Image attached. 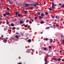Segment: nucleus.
<instances>
[{
  "mask_svg": "<svg viewBox=\"0 0 64 64\" xmlns=\"http://www.w3.org/2000/svg\"><path fill=\"white\" fill-rule=\"evenodd\" d=\"M7 40H8V38H6L4 39L3 40L4 42L6 43L7 42Z\"/></svg>",
  "mask_w": 64,
  "mask_h": 64,
  "instance_id": "nucleus-1",
  "label": "nucleus"
},
{
  "mask_svg": "<svg viewBox=\"0 0 64 64\" xmlns=\"http://www.w3.org/2000/svg\"><path fill=\"white\" fill-rule=\"evenodd\" d=\"M54 3L52 2V6L51 7L52 8H54Z\"/></svg>",
  "mask_w": 64,
  "mask_h": 64,
  "instance_id": "nucleus-2",
  "label": "nucleus"
},
{
  "mask_svg": "<svg viewBox=\"0 0 64 64\" xmlns=\"http://www.w3.org/2000/svg\"><path fill=\"white\" fill-rule=\"evenodd\" d=\"M40 13H41V12H37V14L38 15H40Z\"/></svg>",
  "mask_w": 64,
  "mask_h": 64,
  "instance_id": "nucleus-3",
  "label": "nucleus"
},
{
  "mask_svg": "<svg viewBox=\"0 0 64 64\" xmlns=\"http://www.w3.org/2000/svg\"><path fill=\"white\" fill-rule=\"evenodd\" d=\"M15 37L17 39H18L19 38V37H18V35H16L15 36Z\"/></svg>",
  "mask_w": 64,
  "mask_h": 64,
  "instance_id": "nucleus-4",
  "label": "nucleus"
},
{
  "mask_svg": "<svg viewBox=\"0 0 64 64\" xmlns=\"http://www.w3.org/2000/svg\"><path fill=\"white\" fill-rule=\"evenodd\" d=\"M44 13H42L41 15V16H44Z\"/></svg>",
  "mask_w": 64,
  "mask_h": 64,
  "instance_id": "nucleus-5",
  "label": "nucleus"
},
{
  "mask_svg": "<svg viewBox=\"0 0 64 64\" xmlns=\"http://www.w3.org/2000/svg\"><path fill=\"white\" fill-rule=\"evenodd\" d=\"M15 13H16V15L17 16L18 14V12H15Z\"/></svg>",
  "mask_w": 64,
  "mask_h": 64,
  "instance_id": "nucleus-6",
  "label": "nucleus"
},
{
  "mask_svg": "<svg viewBox=\"0 0 64 64\" xmlns=\"http://www.w3.org/2000/svg\"><path fill=\"white\" fill-rule=\"evenodd\" d=\"M61 60V58H58V61H60Z\"/></svg>",
  "mask_w": 64,
  "mask_h": 64,
  "instance_id": "nucleus-7",
  "label": "nucleus"
},
{
  "mask_svg": "<svg viewBox=\"0 0 64 64\" xmlns=\"http://www.w3.org/2000/svg\"><path fill=\"white\" fill-rule=\"evenodd\" d=\"M20 24H23V23H24L23 22H22V21H21L20 20Z\"/></svg>",
  "mask_w": 64,
  "mask_h": 64,
  "instance_id": "nucleus-8",
  "label": "nucleus"
},
{
  "mask_svg": "<svg viewBox=\"0 0 64 64\" xmlns=\"http://www.w3.org/2000/svg\"><path fill=\"white\" fill-rule=\"evenodd\" d=\"M10 25H11V26H12V27L14 26V24H13V23L11 24H10Z\"/></svg>",
  "mask_w": 64,
  "mask_h": 64,
  "instance_id": "nucleus-9",
  "label": "nucleus"
},
{
  "mask_svg": "<svg viewBox=\"0 0 64 64\" xmlns=\"http://www.w3.org/2000/svg\"><path fill=\"white\" fill-rule=\"evenodd\" d=\"M6 14L7 15H8V16H9V15H10V13H9V12H8V13L7 14Z\"/></svg>",
  "mask_w": 64,
  "mask_h": 64,
  "instance_id": "nucleus-10",
  "label": "nucleus"
},
{
  "mask_svg": "<svg viewBox=\"0 0 64 64\" xmlns=\"http://www.w3.org/2000/svg\"><path fill=\"white\" fill-rule=\"evenodd\" d=\"M54 60H56V61H58V60L56 58H54Z\"/></svg>",
  "mask_w": 64,
  "mask_h": 64,
  "instance_id": "nucleus-11",
  "label": "nucleus"
},
{
  "mask_svg": "<svg viewBox=\"0 0 64 64\" xmlns=\"http://www.w3.org/2000/svg\"><path fill=\"white\" fill-rule=\"evenodd\" d=\"M53 41V40L52 39H50V43H52Z\"/></svg>",
  "mask_w": 64,
  "mask_h": 64,
  "instance_id": "nucleus-12",
  "label": "nucleus"
},
{
  "mask_svg": "<svg viewBox=\"0 0 64 64\" xmlns=\"http://www.w3.org/2000/svg\"><path fill=\"white\" fill-rule=\"evenodd\" d=\"M43 16H39L38 18H43Z\"/></svg>",
  "mask_w": 64,
  "mask_h": 64,
  "instance_id": "nucleus-13",
  "label": "nucleus"
},
{
  "mask_svg": "<svg viewBox=\"0 0 64 64\" xmlns=\"http://www.w3.org/2000/svg\"><path fill=\"white\" fill-rule=\"evenodd\" d=\"M47 61V59H46L44 58V61L45 62H46Z\"/></svg>",
  "mask_w": 64,
  "mask_h": 64,
  "instance_id": "nucleus-14",
  "label": "nucleus"
},
{
  "mask_svg": "<svg viewBox=\"0 0 64 64\" xmlns=\"http://www.w3.org/2000/svg\"><path fill=\"white\" fill-rule=\"evenodd\" d=\"M50 28V27H47L46 28V29H49Z\"/></svg>",
  "mask_w": 64,
  "mask_h": 64,
  "instance_id": "nucleus-15",
  "label": "nucleus"
},
{
  "mask_svg": "<svg viewBox=\"0 0 64 64\" xmlns=\"http://www.w3.org/2000/svg\"><path fill=\"white\" fill-rule=\"evenodd\" d=\"M28 41L29 42H31V40L29 39L28 40Z\"/></svg>",
  "mask_w": 64,
  "mask_h": 64,
  "instance_id": "nucleus-16",
  "label": "nucleus"
},
{
  "mask_svg": "<svg viewBox=\"0 0 64 64\" xmlns=\"http://www.w3.org/2000/svg\"><path fill=\"white\" fill-rule=\"evenodd\" d=\"M6 8H7V10H8L10 11V9H9V8H8V7H7Z\"/></svg>",
  "mask_w": 64,
  "mask_h": 64,
  "instance_id": "nucleus-17",
  "label": "nucleus"
},
{
  "mask_svg": "<svg viewBox=\"0 0 64 64\" xmlns=\"http://www.w3.org/2000/svg\"><path fill=\"white\" fill-rule=\"evenodd\" d=\"M48 9H49V10H50V11H51V10H52V8H48Z\"/></svg>",
  "mask_w": 64,
  "mask_h": 64,
  "instance_id": "nucleus-18",
  "label": "nucleus"
},
{
  "mask_svg": "<svg viewBox=\"0 0 64 64\" xmlns=\"http://www.w3.org/2000/svg\"><path fill=\"white\" fill-rule=\"evenodd\" d=\"M45 13L46 15H47L48 14V12H45Z\"/></svg>",
  "mask_w": 64,
  "mask_h": 64,
  "instance_id": "nucleus-19",
  "label": "nucleus"
},
{
  "mask_svg": "<svg viewBox=\"0 0 64 64\" xmlns=\"http://www.w3.org/2000/svg\"><path fill=\"white\" fill-rule=\"evenodd\" d=\"M24 5H26V6H28V5H29V4H25Z\"/></svg>",
  "mask_w": 64,
  "mask_h": 64,
  "instance_id": "nucleus-20",
  "label": "nucleus"
},
{
  "mask_svg": "<svg viewBox=\"0 0 64 64\" xmlns=\"http://www.w3.org/2000/svg\"><path fill=\"white\" fill-rule=\"evenodd\" d=\"M8 1L9 2L10 4H12V2H10V0H8Z\"/></svg>",
  "mask_w": 64,
  "mask_h": 64,
  "instance_id": "nucleus-21",
  "label": "nucleus"
},
{
  "mask_svg": "<svg viewBox=\"0 0 64 64\" xmlns=\"http://www.w3.org/2000/svg\"><path fill=\"white\" fill-rule=\"evenodd\" d=\"M3 16L4 17H5V16H6V14H4L3 15Z\"/></svg>",
  "mask_w": 64,
  "mask_h": 64,
  "instance_id": "nucleus-22",
  "label": "nucleus"
},
{
  "mask_svg": "<svg viewBox=\"0 0 64 64\" xmlns=\"http://www.w3.org/2000/svg\"><path fill=\"white\" fill-rule=\"evenodd\" d=\"M40 24H42L43 23H44V22H40Z\"/></svg>",
  "mask_w": 64,
  "mask_h": 64,
  "instance_id": "nucleus-23",
  "label": "nucleus"
},
{
  "mask_svg": "<svg viewBox=\"0 0 64 64\" xmlns=\"http://www.w3.org/2000/svg\"><path fill=\"white\" fill-rule=\"evenodd\" d=\"M18 17H20V16H21V15H20V14H18Z\"/></svg>",
  "mask_w": 64,
  "mask_h": 64,
  "instance_id": "nucleus-24",
  "label": "nucleus"
},
{
  "mask_svg": "<svg viewBox=\"0 0 64 64\" xmlns=\"http://www.w3.org/2000/svg\"><path fill=\"white\" fill-rule=\"evenodd\" d=\"M49 48L50 49H52V48L51 47V46H49Z\"/></svg>",
  "mask_w": 64,
  "mask_h": 64,
  "instance_id": "nucleus-25",
  "label": "nucleus"
},
{
  "mask_svg": "<svg viewBox=\"0 0 64 64\" xmlns=\"http://www.w3.org/2000/svg\"><path fill=\"white\" fill-rule=\"evenodd\" d=\"M31 50H32V52H34V50L32 49Z\"/></svg>",
  "mask_w": 64,
  "mask_h": 64,
  "instance_id": "nucleus-26",
  "label": "nucleus"
},
{
  "mask_svg": "<svg viewBox=\"0 0 64 64\" xmlns=\"http://www.w3.org/2000/svg\"><path fill=\"white\" fill-rule=\"evenodd\" d=\"M46 49H47V48H44V50H46Z\"/></svg>",
  "mask_w": 64,
  "mask_h": 64,
  "instance_id": "nucleus-27",
  "label": "nucleus"
},
{
  "mask_svg": "<svg viewBox=\"0 0 64 64\" xmlns=\"http://www.w3.org/2000/svg\"><path fill=\"white\" fill-rule=\"evenodd\" d=\"M44 64H48V62H45Z\"/></svg>",
  "mask_w": 64,
  "mask_h": 64,
  "instance_id": "nucleus-28",
  "label": "nucleus"
},
{
  "mask_svg": "<svg viewBox=\"0 0 64 64\" xmlns=\"http://www.w3.org/2000/svg\"><path fill=\"white\" fill-rule=\"evenodd\" d=\"M12 29L13 30H15V28H12Z\"/></svg>",
  "mask_w": 64,
  "mask_h": 64,
  "instance_id": "nucleus-29",
  "label": "nucleus"
},
{
  "mask_svg": "<svg viewBox=\"0 0 64 64\" xmlns=\"http://www.w3.org/2000/svg\"><path fill=\"white\" fill-rule=\"evenodd\" d=\"M62 7H63V8H64V5L62 4Z\"/></svg>",
  "mask_w": 64,
  "mask_h": 64,
  "instance_id": "nucleus-30",
  "label": "nucleus"
},
{
  "mask_svg": "<svg viewBox=\"0 0 64 64\" xmlns=\"http://www.w3.org/2000/svg\"><path fill=\"white\" fill-rule=\"evenodd\" d=\"M29 23L30 24H32V22L31 21H30Z\"/></svg>",
  "mask_w": 64,
  "mask_h": 64,
  "instance_id": "nucleus-31",
  "label": "nucleus"
},
{
  "mask_svg": "<svg viewBox=\"0 0 64 64\" xmlns=\"http://www.w3.org/2000/svg\"><path fill=\"white\" fill-rule=\"evenodd\" d=\"M48 40V39L47 38H46L45 39L46 41H47V40Z\"/></svg>",
  "mask_w": 64,
  "mask_h": 64,
  "instance_id": "nucleus-32",
  "label": "nucleus"
},
{
  "mask_svg": "<svg viewBox=\"0 0 64 64\" xmlns=\"http://www.w3.org/2000/svg\"><path fill=\"white\" fill-rule=\"evenodd\" d=\"M28 12H27V11H25L24 12V13H27Z\"/></svg>",
  "mask_w": 64,
  "mask_h": 64,
  "instance_id": "nucleus-33",
  "label": "nucleus"
},
{
  "mask_svg": "<svg viewBox=\"0 0 64 64\" xmlns=\"http://www.w3.org/2000/svg\"><path fill=\"white\" fill-rule=\"evenodd\" d=\"M18 64H22L21 62H19L18 63Z\"/></svg>",
  "mask_w": 64,
  "mask_h": 64,
  "instance_id": "nucleus-34",
  "label": "nucleus"
},
{
  "mask_svg": "<svg viewBox=\"0 0 64 64\" xmlns=\"http://www.w3.org/2000/svg\"><path fill=\"white\" fill-rule=\"evenodd\" d=\"M52 18H55V16H53L52 17Z\"/></svg>",
  "mask_w": 64,
  "mask_h": 64,
  "instance_id": "nucleus-35",
  "label": "nucleus"
},
{
  "mask_svg": "<svg viewBox=\"0 0 64 64\" xmlns=\"http://www.w3.org/2000/svg\"><path fill=\"white\" fill-rule=\"evenodd\" d=\"M16 34L18 35V34H19V33L18 32H16Z\"/></svg>",
  "mask_w": 64,
  "mask_h": 64,
  "instance_id": "nucleus-36",
  "label": "nucleus"
},
{
  "mask_svg": "<svg viewBox=\"0 0 64 64\" xmlns=\"http://www.w3.org/2000/svg\"><path fill=\"white\" fill-rule=\"evenodd\" d=\"M46 4V2H44V5H45Z\"/></svg>",
  "mask_w": 64,
  "mask_h": 64,
  "instance_id": "nucleus-37",
  "label": "nucleus"
},
{
  "mask_svg": "<svg viewBox=\"0 0 64 64\" xmlns=\"http://www.w3.org/2000/svg\"><path fill=\"white\" fill-rule=\"evenodd\" d=\"M59 6H61L62 5V4H59Z\"/></svg>",
  "mask_w": 64,
  "mask_h": 64,
  "instance_id": "nucleus-38",
  "label": "nucleus"
},
{
  "mask_svg": "<svg viewBox=\"0 0 64 64\" xmlns=\"http://www.w3.org/2000/svg\"><path fill=\"white\" fill-rule=\"evenodd\" d=\"M27 25H25L24 26V27H27Z\"/></svg>",
  "mask_w": 64,
  "mask_h": 64,
  "instance_id": "nucleus-39",
  "label": "nucleus"
},
{
  "mask_svg": "<svg viewBox=\"0 0 64 64\" xmlns=\"http://www.w3.org/2000/svg\"><path fill=\"white\" fill-rule=\"evenodd\" d=\"M36 5H40V4L38 3H36Z\"/></svg>",
  "mask_w": 64,
  "mask_h": 64,
  "instance_id": "nucleus-40",
  "label": "nucleus"
},
{
  "mask_svg": "<svg viewBox=\"0 0 64 64\" xmlns=\"http://www.w3.org/2000/svg\"><path fill=\"white\" fill-rule=\"evenodd\" d=\"M6 24L8 25V24H9V22H7L6 23Z\"/></svg>",
  "mask_w": 64,
  "mask_h": 64,
  "instance_id": "nucleus-41",
  "label": "nucleus"
},
{
  "mask_svg": "<svg viewBox=\"0 0 64 64\" xmlns=\"http://www.w3.org/2000/svg\"><path fill=\"white\" fill-rule=\"evenodd\" d=\"M31 20L32 21V22H34V20Z\"/></svg>",
  "mask_w": 64,
  "mask_h": 64,
  "instance_id": "nucleus-42",
  "label": "nucleus"
},
{
  "mask_svg": "<svg viewBox=\"0 0 64 64\" xmlns=\"http://www.w3.org/2000/svg\"><path fill=\"white\" fill-rule=\"evenodd\" d=\"M63 44L64 45V40H63Z\"/></svg>",
  "mask_w": 64,
  "mask_h": 64,
  "instance_id": "nucleus-43",
  "label": "nucleus"
},
{
  "mask_svg": "<svg viewBox=\"0 0 64 64\" xmlns=\"http://www.w3.org/2000/svg\"><path fill=\"white\" fill-rule=\"evenodd\" d=\"M55 18H58V16H55Z\"/></svg>",
  "mask_w": 64,
  "mask_h": 64,
  "instance_id": "nucleus-44",
  "label": "nucleus"
},
{
  "mask_svg": "<svg viewBox=\"0 0 64 64\" xmlns=\"http://www.w3.org/2000/svg\"><path fill=\"white\" fill-rule=\"evenodd\" d=\"M34 19H37V18L36 17H35L34 18Z\"/></svg>",
  "mask_w": 64,
  "mask_h": 64,
  "instance_id": "nucleus-45",
  "label": "nucleus"
},
{
  "mask_svg": "<svg viewBox=\"0 0 64 64\" xmlns=\"http://www.w3.org/2000/svg\"><path fill=\"white\" fill-rule=\"evenodd\" d=\"M62 62H64V59H63L62 60Z\"/></svg>",
  "mask_w": 64,
  "mask_h": 64,
  "instance_id": "nucleus-46",
  "label": "nucleus"
},
{
  "mask_svg": "<svg viewBox=\"0 0 64 64\" xmlns=\"http://www.w3.org/2000/svg\"><path fill=\"white\" fill-rule=\"evenodd\" d=\"M17 30H19V28H17Z\"/></svg>",
  "mask_w": 64,
  "mask_h": 64,
  "instance_id": "nucleus-47",
  "label": "nucleus"
},
{
  "mask_svg": "<svg viewBox=\"0 0 64 64\" xmlns=\"http://www.w3.org/2000/svg\"><path fill=\"white\" fill-rule=\"evenodd\" d=\"M28 26V29L30 28V26Z\"/></svg>",
  "mask_w": 64,
  "mask_h": 64,
  "instance_id": "nucleus-48",
  "label": "nucleus"
},
{
  "mask_svg": "<svg viewBox=\"0 0 64 64\" xmlns=\"http://www.w3.org/2000/svg\"><path fill=\"white\" fill-rule=\"evenodd\" d=\"M58 24H56V26H57V27H58Z\"/></svg>",
  "mask_w": 64,
  "mask_h": 64,
  "instance_id": "nucleus-49",
  "label": "nucleus"
},
{
  "mask_svg": "<svg viewBox=\"0 0 64 64\" xmlns=\"http://www.w3.org/2000/svg\"><path fill=\"white\" fill-rule=\"evenodd\" d=\"M61 36V37H63V36L62 35Z\"/></svg>",
  "mask_w": 64,
  "mask_h": 64,
  "instance_id": "nucleus-50",
  "label": "nucleus"
},
{
  "mask_svg": "<svg viewBox=\"0 0 64 64\" xmlns=\"http://www.w3.org/2000/svg\"><path fill=\"white\" fill-rule=\"evenodd\" d=\"M36 5H37L36 4H34V6H36Z\"/></svg>",
  "mask_w": 64,
  "mask_h": 64,
  "instance_id": "nucleus-51",
  "label": "nucleus"
},
{
  "mask_svg": "<svg viewBox=\"0 0 64 64\" xmlns=\"http://www.w3.org/2000/svg\"><path fill=\"white\" fill-rule=\"evenodd\" d=\"M61 52H62V51L61 50H60V53H61Z\"/></svg>",
  "mask_w": 64,
  "mask_h": 64,
  "instance_id": "nucleus-52",
  "label": "nucleus"
},
{
  "mask_svg": "<svg viewBox=\"0 0 64 64\" xmlns=\"http://www.w3.org/2000/svg\"><path fill=\"white\" fill-rule=\"evenodd\" d=\"M57 6V5H56V4H55L54 5V6Z\"/></svg>",
  "mask_w": 64,
  "mask_h": 64,
  "instance_id": "nucleus-53",
  "label": "nucleus"
},
{
  "mask_svg": "<svg viewBox=\"0 0 64 64\" xmlns=\"http://www.w3.org/2000/svg\"><path fill=\"white\" fill-rule=\"evenodd\" d=\"M26 22H28V20H26Z\"/></svg>",
  "mask_w": 64,
  "mask_h": 64,
  "instance_id": "nucleus-54",
  "label": "nucleus"
},
{
  "mask_svg": "<svg viewBox=\"0 0 64 64\" xmlns=\"http://www.w3.org/2000/svg\"><path fill=\"white\" fill-rule=\"evenodd\" d=\"M57 43H58V44H59V43H60V42H58Z\"/></svg>",
  "mask_w": 64,
  "mask_h": 64,
  "instance_id": "nucleus-55",
  "label": "nucleus"
},
{
  "mask_svg": "<svg viewBox=\"0 0 64 64\" xmlns=\"http://www.w3.org/2000/svg\"><path fill=\"white\" fill-rule=\"evenodd\" d=\"M1 37H3V36H1Z\"/></svg>",
  "mask_w": 64,
  "mask_h": 64,
  "instance_id": "nucleus-56",
  "label": "nucleus"
},
{
  "mask_svg": "<svg viewBox=\"0 0 64 64\" xmlns=\"http://www.w3.org/2000/svg\"><path fill=\"white\" fill-rule=\"evenodd\" d=\"M46 21H47V22H49V20H47Z\"/></svg>",
  "mask_w": 64,
  "mask_h": 64,
  "instance_id": "nucleus-57",
  "label": "nucleus"
},
{
  "mask_svg": "<svg viewBox=\"0 0 64 64\" xmlns=\"http://www.w3.org/2000/svg\"><path fill=\"white\" fill-rule=\"evenodd\" d=\"M40 33L41 34H43V32H41Z\"/></svg>",
  "mask_w": 64,
  "mask_h": 64,
  "instance_id": "nucleus-58",
  "label": "nucleus"
},
{
  "mask_svg": "<svg viewBox=\"0 0 64 64\" xmlns=\"http://www.w3.org/2000/svg\"><path fill=\"white\" fill-rule=\"evenodd\" d=\"M57 21V20H55V22H56Z\"/></svg>",
  "mask_w": 64,
  "mask_h": 64,
  "instance_id": "nucleus-59",
  "label": "nucleus"
},
{
  "mask_svg": "<svg viewBox=\"0 0 64 64\" xmlns=\"http://www.w3.org/2000/svg\"><path fill=\"white\" fill-rule=\"evenodd\" d=\"M1 17H2H2H3V16H1Z\"/></svg>",
  "mask_w": 64,
  "mask_h": 64,
  "instance_id": "nucleus-60",
  "label": "nucleus"
},
{
  "mask_svg": "<svg viewBox=\"0 0 64 64\" xmlns=\"http://www.w3.org/2000/svg\"><path fill=\"white\" fill-rule=\"evenodd\" d=\"M28 6H25V7H28Z\"/></svg>",
  "mask_w": 64,
  "mask_h": 64,
  "instance_id": "nucleus-61",
  "label": "nucleus"
},
{
  "mask_svg": "<svg viewBox=\"0 0 64 64\" xmlns=\"http://www.w3.org/2000/svg\"><path fill=\"white\" fill-rule=\"evenodd\" d=\"M49 25H52V24H50Z\"/></svg>",
  "mask_w": 64,
  "mask_h": 64,
  "instance_id": "nucleus-62",
  "label": "nucleus"
},
{
  "mask_svg": "<svg viewBox=\"0 0 64 64\" xmlns=\"http://www.w3.org/2000/svg\"><path fill=\"white\" fill-rule=\"evenodd\" d=\"M0 23L1 24V23H2V22H0Z\"/></svg>",
  "mask_w": 64,
  "mask_h": 64,
  "instance_id": "nucleus-63",
  "label": "nucleus"
},
{
  "mask_svg": "<svg viewBox=\"0 0 64 64\" xmlns=\"http://www.w3.org/2000/svg\"><path fill=\"white\" fill-rule=\"evenodd\" d=\"M22 11H24V10H22Z\"/></svg>",
  "mask_w": 64,
  "mask_h": 64,
  "instance_id": "nucleus-64",
  "label": "nucleus"
}]
</instances>
